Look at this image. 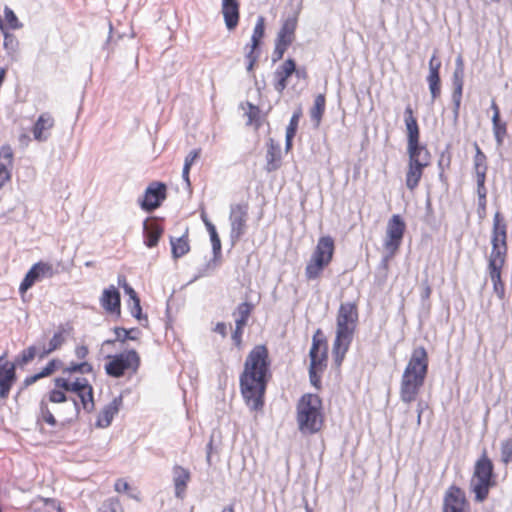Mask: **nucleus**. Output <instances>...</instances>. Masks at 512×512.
I'll return each instance as SVG.
<instances>
[{"label":"nucleus","instance_id":"obj_41","mask_svg":"<svg viewBox=\"0 0 512 512\" xmlns=\"http://www.w3.org/2000/svg\"><path fill=\"white\" fill-rule=\"evenodd\" d=\"M97 512H124V510L117 498H109L102 503Z\"/></svg>","mask_w":512,"mask_h":512},{"label":"nucleus","instance_id":"obj_8","mask_svg":"<svg viewBox=\"0 0 512 512\" xmlns=\"http://www.w3.org/2000/svg\"><path fill=\"white\" fill-rule=\"evenodd\" d=\"M496 484L494 464L487 449L484 448L474 463L470 479V490L475 495V501L480 503L485 501L489 496L490 489Z\"/></svg>","mask_w":512,"mask_h":512},{"label":"nucleus","instance_id":"obj_48","mask_svg":"<svg viewBox=\"0 0 512 512\" xmlns=\"http://www.w3.org/2000/svg\"><path fill=\"white\" fill-rule=\"evenodd\" d=\"M118 283L124 289L125 293L130 297L132 301H135V299H140L136 291L128 284L125 276L119 277Z\"/></svg>","mask_w":512,"mask_h":512},{"label":"nucleus","instance_id":"obj_55","mask_svg":"<svg viewBox=\"0 0 512 512\" xmlns=\"http://www.w3.org/2000/svg\"><path fill=\"white\" fill-rule=\"evenodd\" d=\"M201 218L206 226L207 231L209 232L210 237L218 235L215 226L209 221L207 216L205 214H202Z\"/></svg>","mask_w":512,"mask_h":512},{"label":"nucleus","instance_id":"obj_11","mask_svg":"<svg viewBox=\"0 0 512 512\" xmlns=\"http://www.w3.org/2000/svg\"><path fill=\"white\" fill-rule=\"evenodd\" d=\"M406 231V223L401 215L394 214L387 222L383 247L387 252V256L383 259L382 269L383 275L379 279L378 284L382 285L388 276L389 259L393 258L398 252Z\"/></svg>","mask_w":512,"mask_h":512},{"label":"nucleus","instance_id":"obj_5","mask_svg":"<svg viewBox=\"0 0 512 512\" xmlns=\"http://www.w3.org/2000/svg\"><path fill=\"white\" fill-rule=\"evenodd\" d=\"M359 322L358 300L342 302L336 314V331L332 347V356L340 367L357 330Z\"/></svg>","mask_w":512,"mask_h":512},{"label":"nucleus","instance_id":"obj_34","mask_svg":"<svg viewBox=\"0 0 512 512\" xmlns=\"http://www.w3.org/2000/svg\"><path fill=\"white\" fill-rule=\"evenodd\" d=\"M326 109V96L321 93L318 94L315 99L313 106L310 108L309 113L311 120L316 126H319Z\"/></svg>","mask_w":512,"mask_h":512},{"label":"nucleus","instance_id":"obj_33","mask_svg":"<svg viewBox=\"0 0 512 512\" xmlns=\"http://www.w3.org/2000/svg\"><path fill=\"white\" fill-rule=\"evenodd\" d=\"M266 169L267 171H275L280 167L281 162V149L279 145H276L273 140H270L268 144V150L266 154Z\"/></svg>","mask_w":512,"mask_h":512},{"label":"nucleus","instance_id":"obj_43","mask_svg":"<svg viewBox=\"0 0 512 512\" xmlns=\"http://www.w3.org/2000/svg\"><path fill=\"white\" fill-rule=\"evenodd\" d=\"M500 455L503 464L507 465L512 461V437L502 441Z\"/></svg>","mask_w":512,"mask_h":512},{"label":"nucleus","instance_id":"obj_46","mask_svg":"<svg viewBox=\"0 0 512 512\" xmlns=\"http://www.w3.org/2000/svg\"><path fill=\"white\" fill-rule=\"evenodd\" d=\"M4 16H5L6 23L10 28L18 29L21 27V24H20L17 16L10 8L5 7Z\"/></svg>","mask_w":512,"mask_h":512},{"label":"nucleus","instance_id":"obj_47","mask_svg":"<svg viewBox=\"0 0 512 512\" xmlns=\"http://www.w3.org/2000/svg\"><path fill=\"white\" fill-rule=\"evenodd\" d=\"M134 331V329L127 330L122 327H116L114 329V333L116 335L117 340L121 342H125L126 340H135L136 337L132 336L131 333Z\"/></svg>","mask_w":512,"mask_h":512},{"label":"nucleus","instance_id":"obj_12","mask_svg":"<svg viewBox=\"0 0 512 512\" xmlns=\"http://www.w3.org/2000/svg\"><path fill=\"white\" fill-rule=\"evenodd\" d=\"M140 364L141 359L138 352L131 349L109 356L105 364V371L111 377L120 378L126 374L131 375L137 373Z\"/></svg>","mask_w":512,"mask_h":512},{"label":"nucleus","instance_id":"obj_54","mask_svg":"<svg viewBox=\"0 0 512 512\" xmlns=\"http://www.w3.org/2000/svg\"><path fill=\"white\" fill-rule=\"evenodd\" d=\"M201 218L206 226L207 231L209 232L210 237L218 235L215 226L209 221L207 216L205 214H202Z\"/></svg>","mask_w":512,"mask_h":512},{"label":"nucleus","instance_id":"obj_45","mask_svg":"<svg viewBox=\"0 0 512 512\" xmlns=\"http://www.w3.org/2000/svg\"><path fill=\"white\" fill-rule=\"evenodd\" d=\"M62 367V362L58 359L50 360L44 368L40 371V374L43 378L52 375L54 372L59 370Z\"/></svg>","mask_w":512,"mask_h":512},{"label":"nucleus","instance_id":"obj_4","mask_svg":"<svg viewBox=\"0 0 512 512\" xmlns=\"http://www.w3.org/2000/svg\"><path fill=\"white\" fill-rule=\"evenodd\" d=\"M491 252L488 258V272L493 284V291L500 300L505 299V284L502 270L507 259V223L503 215L497 211L493 217L491 233Z\"/></svg>","mask_w":512,"mask_h":512},{"label":"nucleus","instance_id":"obj_64","mask_svg":"<svg viewBox=\"0 0 512 512\" xmlns=\"http://www.w3.org/2000/svg\"><path fill=\"white\" fill-rule=\"evenodd\" d=\"M190 169H191V167H187V168H186V165H184V167H183V171H182L183 179L185 180V182H186L187 184H190V180H189V173H190Z\"/></svg>","mask_w":512,"mask_h":512},{"label":"nucleus","instance_id":"obj_29","mask_svg":"<svg viewBox=\"0 0 512 512\" xmlns=\"http://www.w3.org/2000/svg\"><path fill=\"white\" fill-rule=\"evenodd\" d=\"M121 399H113L98 414L95 425L98 428H107L112 423L114 416L119 412Z\"/></svg>","mask_w":512,"mask_h":512},{"label":"nucleus","instance_id":"obj_28","mask_svg":"<svg viewBox=\"0 0 512 512\" xmlns=\"http://www.w3.org/2000/svg\"><path fill=\"white\" fill-rule=\"evenodd\" d=\"M171 254L174 260H178L187 255L190 250L189 228L187 227L179 237L170 236Z\"/></svg>","mask_w":512,"mask_h":512},{"label":"nucleus","instance_id":"obj_60","mask_svg":"<svg viewBox=\"0 0 512 512\" xmlns=\"http://www.w3.org/2000/svg\"><path fill=\"white\" fill-rule=\"evenodd\" d=\"M212 248L214 253H219L221 251V240L218 235H214L213 237H210Z\"/></svg>","mask_w":512,"mask_h":512},{"label":"nucleus","instance_id":"obj_24","mask_svg":"<svg viewBox=\"0 0 512 512\" xmlns=\"http://www.w3.org/2000/svg\"><path fill=\"white\" fill-rule=\"evenodd\" d=\"M164 234V227L156 218L147 219L143 225L144 244L154 248Z\"/></svg>","mask_w":512,"mask_h":512},{"label":"nucleus","instance_id":"obj_7","mask_svg":"<svg viewBox=\"0 0 512 512\" xmlns=\"http://www.w3.org/2000/svg\"><path fill=\"white\" fill-rule=\"evenodd\" d=\"M296 420L299 430L304 434L319 432L324 424L321 398L316 394H304L296 406Z\"/></svg>","mask_w":512,"mask_h":512},{"label":"nucleus","instance_id":"obj_18","mask_svg":"<svg viewBox=\"0 0 512 512\" xmlns=\"http://www.w3.org/2000/svg\"><path fill=\"white\" fill-rule=\"evenodd\" d=\"M265 35V18L263 16H259L255 27L253 29V33L251 36V43L247 44L245 49L247 50L246 53V60L248 62L247 70L252 71L255 64L258 61L259 58V46L262 42V39Z\"/></svg>","mask_w":512,"mask_h":512},{"label":"nucleus","instance_id":"obj_62","mask_svg":"<svg viewBox=\"0 0 512 512\" xmlns=\"http://www.w3.org/2000/svg\"><path fill=\"white\" fill-rule=\"evenodd\" d=\"M19 143L23 146V147H27L30 142H31V138L29 135H27L26 133H22L20 136H19Z\"/></svg>","mask_w":512,"mask_h":512},{"label":"nucleus","instance_id":"obj_25","mask_svg":"<svg viewBox=\"0 0 512 512\" xmlns=\"http://www.w3.org/2000/svg\"><path fill=\"white\" fill-rule=\"evenodd\" d=\"M453 101H454V107L455 112L457 113L462 99V92H463V86H464V62L461 56H459L456 59V68L453 73Z\"/></svg>","mask_w":512,"mask_h":512},{"label":"nucleus","instance_id":"obj_2","mask_svg":"<svg viewBox=\"0 0 512 512\" xmlns=\"http://www.w3.org/2000/svg\"><path fill=\"white\" fill-rule=\"evenodd\" d=\"M93 367L89 362L70 363L62 369L63 376L54 379V388L48 393V401L55 404L68 400L67 393L75 394L86 411L94 409L93 387L85 377L74 376L76 373H92Z\"/></svg>","mask_w":512,"mask_h":512},{"label":"nucleus","instance_id":"obj_39","mask_svg":"<svg viewBox=\"0 0 512 512\" xmlns=\"http://www.w3.org/2000/svg\"><path fill=\"white\" fill-rule=\"evenodd\" d=\"M477 194H478V215L479 218L483 219L486 216V206H487V189L485 184L482 186H477Z\"/></svg>","mask_w":512,"mask_h":512},{"label":"nucleus","instance_id":"obj_58","mask_svg":"<svg viewBox=\"0 0 512 512\" xmlns=\"http://www.w3.org/2000/svg\"><path fill=\"white\" fill-rule=\"evenodd\" d=\"M214 332L220 334L223 338L227 336L228 327L224 322H218L214 327Z\"/></svg>","mask_w":512,"mask_h":512},{"label":"nucleus","instance_id":"obj_56","mask_svg":"<svg viewBox=\"0 0 512 512\" xmlns=\"http://www.w3.org/2000/svg\"><path fill=\"white\" fill-rule=\"evenodd\" d=\"M42 378L43 377L41 376L40 372L34 375L27 376L23 381V388L29 387L30 385L34 384L35 382Z\"/></svg>","mask_w":512,"mask_h":512},{"label":"nucleus","instance_id":"obj_19","mask_svg":"<svg viewBox=\"0 0 512 512\" xmlns=\"http://www.w3.org/2000/svg\"><path fill=\"white\" fill-rule=\"evenodd\" d=\"M56 120L51 112H42L34 122L31 132L37 142H46L52 135Z\"/></svg>","mask_w":512,"mask_h":512},{"label":"nucleus","instance_id":"obj_57","mask_svg":"<svg viewBox=\"0 0 512 512\" xmlns=\"http://www.w3.org/2000/svg\"><path fill=\"white\" fill-rule=\"evenodd\" d=\"M89 353V350L86 346L80 345L75 348V355L78 359L84 360Z\"/></svg>","mask_w":512,"mask_h":512},{"label":"nucleus","instance_id":"obj_23","mask_svg":"<svg viewBox=\"0 0 512 512\" xmlns=\"http://www.w3.org/2000/svg\"><path fill=\"white\" fill-rule=\"evenodd\" d=\"M100 304L107 313L120 316L121 297L118 289L113 285L104 289L100 297Z\"/></svg>","mask_w":512,"mask_h":512},{"label":"nucleus","instance_id":"obj_13","mask_svg":"<svg viewBox=\"0 0 512 512\" xmlns=\"http://www.w3.org/2000/svg\"><path fill=\"white\" fill-rule=\"evenodd\" d=\"M296 28L297 18L295 16L289 17L283 22L276 37L272 53L273 62L281 60L289 46L294 42Z\"/></svg>","mask_w":512,"mask_h":512},{"label":"nucleus","instance_id":"obj_51","mask_svg":"<svg viewBox=\"0 0 512 512\" xmlns=\"http://www.w3.org/2000/svg\"><path fill=\"white\" fill-rule=\"evenodd\" d=\"M201 149L192 150L185 158L184 165L187 167H191L194 162L200 157Z\"/></svg>","mask_w":512,"mask_h":512},{"label":"nucleus","instance_id":"obj_42","mask_svg":"<svg viewBox=\"0 0 512 512\" xmlns=\"http://www.w3.org/2000/svg\"><path fill=\"white\" fill-rule=\"evenodd\" d=\"M40 419L50 426H55L57 421L45 400L40 402Z\"/></svg>","mask_w":512,"mask_h":512},{"label":"nucleus","instance_id":"obj_1","mask_svg":"<svg viewBox=\"0 0 512 512\" xmlns=\"http://www.w3.org/2000/svg\"><path fill=\"white\" fill-rule=\"evenodd\" d=\"M270 366L269 351L265 345H256L246 357L239 385L246 406L253 411L263 409L267 385L272 377Z\"/></svg>","mask_w":512,"mask_h":512},{"label":"nucleus","instance_id":"obj_38","mask_svg":"<svg viewBox=\"0 0 512 512\" xmlns=\"http://www.w3.org/2000/svg\"><path fill=\"white\" fill-rule=\"evenodd\" d=\"M41 348H37L36 346L32 345L28 348L24 349L18 356V363L20 365H25L31 362L35 357L39 358V350Z\"/></svg>","mask_w":512,"mask_h":512},{"label":"nucleus","instance_id":"obj_37","mask_svg":"<svg viewBox=\"0 0 512 512\" xmlns=\"http://www.w3.org/2000/svg\"><path fill=\"white\" fill-rule=\"evenodd\" d=\"M427 82L431 93L432 101L436 100L441 95V79L440 75H428Z\"/></svg>","mask_w":512,"mask_h":512},{"label":"nucleus","instance_id":"obj_61","mask_svg":"<svg viewBox=\"0 0 512 512\" xmlns=\"http://www.w3.org/2000/svg\"><path fill=\"white\" fill-rule=\"evenodd\" d=\"M427 405L424 402H419L417 405V425L421 424L422 414Z\"/></svg>","mask_w":512,"mask_h":512},{"label":"nucleus","instance_id":"obj_15","mask_svg":"<svg viewBox=\"0 0 512 512\" xmlns=\"http://www.w3.org/2000/svg\"><path fill=\"white\" fill-rule=\"evenodd\" d=\"M442 512H470V504L465 492L456 485H451L443 497Z\"/></svg>","mask_w":512,"mask_h":512},{"label":"nucleus","instance_id":"obj_49","mask_svg":"<svg viewBox=\"0 0 512 512\" xmlns=\"http://www.w3.org/2000/svg\"><path fill=\"white\" fill-rule=\"evenodd\" d=\"M441 60L437 57L436 52L429 60V73L428 75H440Z\"/></svg>","mask_w":512,"mask_h":512},{"label":"nucleus","instance_id":"obj_22","mask_svg":"<svg viewBox=\"0 0 512 512\" xmlns=\"http://www.w3.org/2000/svg\"><path fill=\"white\" fill-rule=\"evenodd\" d=\"M14 152L10 145L0 148V190L11 181Z\"/></svg>","mask_w":512,"mask_h":512},{"label":"nucleus","instance_id":"obj_50","mask_svg":"<svg viewBox=\"0 0 512 512\" xmlns=\"http://www.w3.org/2000/svg\"><path fill=\"white\" fill-rule=\"evenodd\" d=\"M243 333H244L243 329L234 328L232 335H231L232 341L238 350H241L242 346H243V341H242Z\"/></svg>","mask_w":512,"mask_h":512},{"label":"nucleus","instance_id":"obj_9","mask_svg":"<svg viewBox=\"0 0 512 512\" xmlns=\"http://www.w3.org/2000/svg\"><path fill=\"white\" fill-rule=\"evenodd\" d=\"M335 254L334 239L327 235L321 236L305 266V278L307 281L319 279L326 267H328Z\"/></svg>","mask_w":512,"mask_h":512},{"label":"nucleus","instance_id":"obj_17","mask_svg":"<svg viewBox=\"0 0 512 512\" xmlns=\"http://www.w3.org/2000/svg\"><path fill=\"white\" fill-rule=\"evenodd\" d=\"M56 274L53 265L49 262L39 261L32 265L19 286V292L25 293L35 282L43 278H52Z\"/></svg>","mask_w":512,"mask_h":512},{"label":"nucleus","instance_id":"obj_59","mask_svg":"<svg viewBox=\"0 0 512 512\" xmlns=\"http://www.w3.org/2000/svg\"><path fill=\"white\" fill-rule=\"evenodd\" d=\"M294 74L296 75V77L298 79H303V80H307L308 79V71L306 69V67H299L297 68L295 66V71H294Z\"/></svg>","mask_w":512,"mask_h":512},{"label":"nucleus","instance_id":"obj_36","mask_svg":"<svg viewBox=\"0 0 512 512\" xmlns=\"http://www.w3.org/2000/svg\"><path fill=\"white\" fill-rule=\"evenodd\" d=\"M301 116V112H295L289 122V125L286 129V149L289 150L292 147V140L296 134L298 128L299 118Z\"/></svg>","mask_w":512,"mask_h":512},{"label":"nucleus","instance_id":"obj_31","mask_svg":"<svg viewBox=\"0 0 512 512\" xmlns=\"http://www.w3.org/2000/svg\"><path fill=\"white\" fill-rule=\"evenodd\" d=\"M476 153L474 156V171L476 174L477 186H482L486 181V173L488 170L487 157L477 143L474 144Z\"/></svg>","mask_w":512,"mask_h":512},{"label":"nucleus","instance_id":"obj_27","mask_svg":"<svg viewBox=\"0 0 512 512\" xmlns=\"http://www.w3.org/2000/svg\"><path fill=\"white\" fill-rule=\"evenodd\" d=\"M191 480V473L188 469L175 465L173 467V484L175 488V496L184 499L188 483Z\"/></svg>","mask_w":512,"mask_h":512},{"label":"nucleus","instance_id":"obj_63","mask_svg":"<svg viewBox=\"0 0 512 512\" xmlns=\"http://www.w3.org/2000/svg\"><path fill=\"white\" fill-rule=\"evenodd\" d=\"M248 320L235 318V328L243 329L247 325Z\"/></svg>","mask_w":512,"mask_h":512},{"label":"nucleus","instance_id":"obj_20","mask_svg":"<svg viewBox=\"0 0 512 512\" xmlns=\"http://www.w3.org/2000/svg\"><path fill=\"white\" fill-rule=\"evenodd\" d=\"M0 362V398H8L11 388L16 382V366L13 362L6 359V355H1Z\"/></svg>","mask_w":512,"mask_h":512},{"label":"nucleus","instance_id":"obj_3","mask_svg":"<svg viewBox=\"0 0 512 512\" xmlns=\"http://www.w3.org/2000/svg\"><path fill=\"white\" fill-rule=\"evenodd\" d=\"M404 123L408 155L405 184L410 191H414L422 179L425 168L430 166L432 156L427 146L420 142V128L411 105L405 108Z\"/></svg>","mask_w":512,"mask_h":512},{"label":"nucleus","instance_id":"obj_52","mask_svg":"<svg viewBox=\"0 0 512 512\" xmlns=\"http://www.w3.org/2000/svg\"><path fill=\"white\" fill-rule=\"evenodd\" d=\"M133 304L130 307V312L133 317H135L137 320L142 319V308L140 304V299H135V301H132Z\"/></svg>","mask_w":512,"mask_h":512},{"label":"nucleus","instance_id":"obj_10","mask_svg":"<svg viewBox=\"0 0 512 512\" xmlns=\"http://www.w3.org/2000/svg\"><path fill=\"white\" fill-rule=\"evenodd\" d=\"M309 359L310 382L316 389H320L322 375L328 364V341L320 328H318L312 336Z\"/></svg>","mask_w":512,"mask_h":512},{"label":"nucleus","instance_id":"obj_53","mask_svg":"<svg viewBox=\"0 0 512 512\" xmlns=\"http://www.w3.org/2000/svg\"><path fill=\"white\" fill-rule=\"evenodd\" d=\"M114 489L118 493H125L130 490V485L125 479L120 478L116 480L114 484Z\"/></svg>","mask_w":512,"mask_h":512},{"label":"nucleus","instance_id":"obj_35","mask_svg":"<svg viewBox=\"0 0 512 512\" xmlns=\"http://www.w3.org/2000/svg\"><path fill=\"white\" fill-rule=\"evenodd\" d=\"M65 342V332L63 330H59L54 333L53 337L50 339L48 346H43L39 350V359H43L48 356L50 353L59 349Z\"/></svg>","mask_w":512,"mask_h":512},{"label":"nucleus","instance_id":"obj_6","mask_svg":"<svg viewBox=\"0 0 512 512\" xmlns=\"http://www.w3.org/2000/svg\"><path fill=\"white\" fill-rule=\"evenodd\" d=\"M428 363L426 349L423 346L415 348L401 379L400 398L404 403L416 400L428 372Z\"/></svg>","mask_w":512,"mask_h":512},{"label":"nucleus","instance_id":"obj_40","mask_svg":"<svg viewBox=\"0 0 512 512\" xmlns=\"http://www.w3.org/2000/svg\"><path fill=\"white\" fill-rule=\"evenodd\" d=\"M3 46L4 49L7 51V54L11 58H14L18 50L19 42L13 34L5 33Z\"/></svg>","mask_w":512,"mask_h":512},{"label":"nucleus","instance_id":"obj_26","mask_svg":"<svg viewBox=\"0 0 512 512\" xmlns=\"http://www.w3.org/2000/svg\"><path fill=\"white\" fill-rule=\"evenodd\" d=\"M224 22L229 30L237 27L240 19V3L238 0H222L221 9Z\"/></svg>","mask_w":512,"mask_h":512},{"label":"nucleus","instance_id":"obj_14","mask_svg":"<svg viewBox=\"0 0 512 512\" xmlns=\"http://www.w3.org/2000/svg\"><path fill=\"white\" fill-rule=\"evenodd\" d=\"M167 197V186L163 182L153 181L145 190L140 206L146 212L157 209Z\"/></svg>","mask_w":512,"mask_h":512},{"label":"nucleus","instance_id":"obj_44","mask_svg":"<svg viewBox=\"0 0 512 512\" xmlns=\"http://www.w3.org/2000/svg\"><path fill=\"white\" fill-rule=\"evenodd\" d=\"M254 309V305L249 302H243L239 304L236 310L233 312L235 318L249 320Z\"/></svg>","mask_w":512,"mask_h":512},{"label":"nucleus","instance_id":"obj_30","mask_svg":"<svg viewBox=\"0 0 512 512\" xmlns=\"http://www.w3.org/2000/svg\"><path fill=\"white\" fill-rule=\"evenodd\" d=\"M491 109L493 111L492 116V126H493V134L498 146L503 145L504 139L507 135V124L505 121L501 120L500 117V109L495 101L491 103Z\"/></svg>","mask_w":512,"mask_h":512},{"label":"nucleus","instance_id":"obj_32","mask_svg":"<svg viewBox=\"0 0 512 512\" xmlns=\"http://www.w3.org/2000/svg\"><path fill=\"white\" fill-rule=\"evenodd\" d=\"M241 108L245 111V116L247 117L246 125L253 126L256 131L259 130L263 122L261 109L251 102L241 104Z\"/></svg>","mask_w":512,"mask_h":512},{"label":"nucleus","instance_id":"obj_21","mask_svg":"<svg viewBox=\"0 0 512 512\" xmlns=\"http://www.w3.org/2000/svg\"><path fill=\"white\" fill-rule=\"evenodd\" d=\"M294 71L295 61L292 58L286 59L276 68L273 74V86L278 93H283L287 88L288 79L294 74Z\"/></svg>","mask_w":512,"mask_h":512},{"label":"nucleus","instance_id":"obj_16","mask_svg":"<svg viewBox=\"0 0 512 512\" xmlns=\"http://www.w3.org/2000/svg\"><path fill=\"white\" fill-rule=\"evenodd\" d=\"M249 204L247 202L233 204L230 207L229 220L231 225V237L240 239L246 232Z\"/></svg>","mask_w":512,"mask_h":512}]
</instances>
